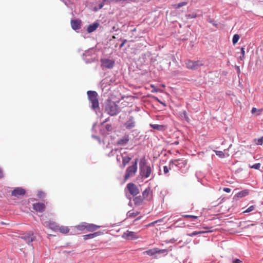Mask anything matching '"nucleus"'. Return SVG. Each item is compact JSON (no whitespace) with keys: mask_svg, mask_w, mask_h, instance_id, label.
Segmentation results:
<instances>
[{"mask_svg":"<svg viewBox=\"0 0 263 263\" xmlns=\"http://www.w3.org/2000/svg\"><path fill=\"white\" fill-rule=\"evenodd\" d=\"M139 165L140 175L145 178L149 177L152 172V169L150 165L147 164L144 158L140 160Z\"/></svg>","mask_w":263,"mask_h":263,"instance_id":"obj_1","label":"nucleus"},{"mask_svg":"<svg viewBox=\"0 0 263 263\" xmlns=\"http://www.w3.org/2000/svg\"><path fill=\"white\" fill-rule=\"evenodd\" d=\"M87 95L89 101L91 103V107L93 109L99 108V104L98 99V93L95 91H88Z\"/></svg>","mask_w":263,"mask_h":263,"instance_id":"obj_2","label":"nucleus"},{"mask_svg":"<svg viewBox=\"0 0 263 263\" xmlns=\"http://www.w3.org/2000/svg\"><path fill=\"white\" fill-rule=\"evenodd\" d=\"M138 162V159L136 158L135 160V161L133 163V164L131 166L127 167L126 171V174L125 175V179H127L129 177L133 176L135 175V173H136V172L137 171Z\"/></svg>","mask_w":263,"mask_h":263,"instance_id":"obj_3","label":"nucleus"},{"mask_svg":"<svg viewBox=\"0 0 263 263\" xmlns=\"http://www.w3.org/2000/svg\"><path fill=\"white\" fill-rule=\"evenodd\" d=\"M186 66L188 69L195 70L203 66L204 63L202 61H192L188 60L185 62Z\"/></svg>","mask_w":263,"mask_h":263,"instance_id":"obj_4","label":"nucleus"},{"mask_svg":"<svg viewBox=\"0 0 263 263\" xmlns=\"http://www.w3.org/2000/svg\"><path fill=\"white\" fill-rule=\"evenodd\" d=\"M105 111L111 116L115 115V102L107 100L105 105Z\"/></svg>","mask_w":263,"mask_h":263,"instance_id":"obj_5","label":"nucleus"},{"mask_svg":"<svg viewBox=\"0 0 263 263\" xmlns=\"http://www.w3.org/2000/svg\"><path fill=\"white\" fill-rule=\"evenodd\" d=\"M122 237L124 239L129 240H136L139 238L137 233L128 230L125 232Z\"/></svg>","mask_w":263,"mask_h":263,"instance_id":"obj_6","label":"nucleus"},{"mask_svg":"<svg viewBox=\"0 0 263 263\" xmlns=\"http://www.w3.org/2000/svg\"><path fill=\"white\" fill-rule=\"evenodd\" d=\"M173 163L175 164L179 168H184L187 163V160L184 159H178L172 160L170 162V164Z\"/></svg>","mask_w":263,"mask_h":263,"instance_id":"obj_7","label":"nucleus"},{"mask_svg":"<svg viewBox=\"0 0 263 263\" xmlns=\"http://www.w3.org/2000/svg\"><path fill=\"white\" fill-rule=\"evenodd\" d=\"M126 187L129 193L133 196H135L139 193V190L137 186L134 183H129L127 184Z\"/></svg>","mask_w":263,"mask_h":263,"instance_id":"obj_8","label":"nucleus"},{"mask_svg":"<svg viewBox=\"0 0 263 263\" xmlns=\"http://www.w3.org/2000/svg\"><path fill=\"white\" fill-rule=\"evenodd\" d=\"M142 197L144 199L150 201L153 198V191L150 187L146 188L143 192Z\"/></svg>","mask_w":263,"mask_h":263,"instance_id":"obj_9","label":"nucleus"},{"mask_svg":"<svg viewBox=\"0 0 263 263\" xmlns=\"http://www.w3.org/2000/svg\"><path fill=\"white\" fill-rule=\"evenodd\" d=\"M110 138V136H106L105 137L104 143H107V145H106L107 147L111 149L110 152L108 154V156H114V154L112 153V152H113L112 147L114 145V140L111 139V142H109V138Z\"/></svg>","mask_w":263,"mask_h":263,"instance_id":"obj_10","label":"nucleus"},{"mask_svg":"<svg viewBox=\"0 0 263 263\" xmlns=\"http://www.w3.org/2000/svg\"><path fill=\"white\" fill-rule=\"evenodd\" d=\"M45 208L44 203L37 202L33 204V209L37 212L42 213L45 211Z\"/></svg>","mask_w":263,"mask_h":263,"instance_id":"obj_11","label":"nucleus"},{"mask_svg":"<svg viewBox=\"0 0 263 263\" xmlns=\"http://www.w3.org/2000/svg\"><path fill=\"white\" fill-rule=\"evenodd\" d=\"M44 225L45 226L48 227L54 231H57L58 230L59 226L57 225L55 222L49 220L48 221L45 222Z\"/></svg>","mask_w":263,"mask_h":263,"instance_id":"obj_12","label":"nucleus"},{"mask_svg":"<svg viewBox=\"0 0 263 263\" xmlns=\"http://www.w3.org/2000/svg\"><path fill=\"white\" fill-rule=\"evenodd\" d=\"M102 63L104 67L107 68H112L114 65V61L109 59H104L102 60Z\"/></svg>","mask_w":263,"mask_h":263,"instance_id":"obj_13","label":"nucleus"},{"mask_svg":"<svg viewBox=\"0 0 263 263\" xmlns=\"http://www.w3.org/2000/svg\"><path fill=\"white\" fill-rule=\"evenodd\" d=\"M25 194L24 189L21 187H17L12 192V196L18 197L20 195H24Z\"/></svg>","mask_w":263,"mask_h":263,"instance_id":"obj_14","label":"nucleus"},{"mask_svg":"<svg viewBox=\"0 0 263 263\" xmlns=\"http://www.w3.org/2000/svg\"><path fill=\"white\" fill-rule=\"evenodd\" d=\"M71 26L72 28L74 30L79 29L81 26V21L80 20H74L71 21Z\"/></svg>","mask_w":263,"mask_h":263,"instance_id":"obj_15","label":"nucleus"},{"mask_svg":"<svg viewBox=\"0 0 263 263\" xmlns=\"http://www.w3.org/2000/svg\"><path fill=\"white\" fill-rule=\"evenodd\" d=\"M86 230L88 232H93L99 228H100V226H97L94 224H90L86 223Z\"/></svg>","mask_w":263,"mask_h":263,"instance_id":"obj_16","label":"nucleus"},{"mask_svg":"<svg viewBox=\"0 0 263 263\" xmlns=\"http://www.w3.org/2000/svg\"><path fill=\"white\" fill-rule=\"evenodd\" d=\"M133 201L135 205L140 206L143 203L144 198L142 196H137L133 199Z\"/></svg>","mask_w":263,"mask_h":263,"instance_id":"obj_17","label":"nucleus"},{"mask_svg":"<svg viewBox=\"0 0 263 263\" xmlns=\"http://www.w3.org/2000/svg\"><path fill=\"white\" fill-rule=\"evenodd\" d=\"M101 234H102V232L99 231V232H95L93 233L84 235L83 236V239L84 240H87V239H92L98 236L101 235Z\"/></svg>","mask_w":263,"mask_h":263,"instance_id":"obj_18","label":"nucleus"},{"mask_svg":"<svg viewBox=\"0 0 263 263\" xmlns=\"http://www.w3.org/2000/svg\"><path fill=\"white\" fill-rule=\"evenodd\" d=\"M125 126L127 129H130L134 128L135 126V122L133 118L131 117L129 120L125 123Z\"/></svg>","mask_w":263,"mask_h":263,"instance_id":"obj_19","label":"nucleus"},{"mask_svg":"<svg viewBox=\"0 0 263 263\" xmlns=\"http://www.w3.org/2000/svg\"><path fill=\"white\" fill-rule=\"evenodd\" d=\"M129 141L128 135H125L122 139L119 140L117 142V144L120 145H125Z\"/></svg>","mask_w":263,"mask_h":263,"instance_id":"obj_20","label":"nucleus"},{"mask_svg":"<svg viewBox=\"0 0 263 263\" xmlns=\"http://www.w3.org/2000/svg\"><path fill=\"white\" fill-rule=\"evenodd\" d=\"M99 24L97 23H93L92 25H90L88 26L87 31L88 32L90 33L95 30H96V29L98 27Z\"/></svg>","mask_w":263,"mask_h":263,"instance_id":"obj_21","label":"nucleus"},{"mask_svg":"<svg viewBox=\"0 0 263 263\" xmlns=\"http://www.w3.org/2000/svg\"><path fill=\"white\" fill-rule=\"evenodd\" d=\"M143 254H146L149 256H153L155 254H157V248H153L152 249L148 250L146 251H144L143 253Z\"/></svg>","mask_w":263,"mask_h":263,"instance_id":"obj_22","label":"nucleus"},{"mask_svg":"<svg viewBox=\"0 0 263 263\" xmlns=\"http://www.w3.org/2000/svg\"><path fill=\"white\" fill-rule=\"evenodd\" d=\"M62 234H67L69 231V229L67 227L61 226L58 227V230Z\"/></svg>","mask_w":263,"mask_h":263,"instance_id":"obj_23","label":"nucleus"},{"mask_svg":"<svg viewBox=\"0 0 263 263\" xmlns=\"http://www.w3.org/2000/svg\"><path fill=\"white\" fill-rule=\"evenodd\" d=\"M263 111V108L257 109L255 107H253L251 110L252 114H256V116H259Z\"/></svg>","mask_w":263,"mask_h":263,"instance_id":"obj_24","label":"nucleus"},{"mask_svg":"<svg viewBox=\"0 0 263 263\" xmlns=\"http://www.w3.org/2000/svg\"><path fill=\"white\" fill-rule=\"evenodd\" d=\"M248 194L249 192L248 190H244L238 193L236 195V196H237L238 198H242L246 196L247 195H248Z\"/></svg>","mask_w":263,"mask_h":263,"instance_id":"obj_25","label":"nucleus"},{"mask_svg":"<svg viewBox=\"0 0 263 263\" xmlns=\"http://www.w3.org/2000/svg\"><path fill=\"white\" fill-rule=\"evenodd\" d=\"M140 214L139 212L130 211L127 213V216L128 217H135Z\"/></svg>","mask_w":263,"mask_h":263,"instance_id":"obj_26","label":"nucleus"},{"mask_svg":"<svg viewBox=\"0 0 263 263\" xmlns=\"http://www.w3.org/2000/svg\"><path fill=\"white\" fill-rule=\"evenodd\" d=\"M131 160V158L128 156L123 157L122 159V164L124 166L127 164Z\"/></svg>","mask_w":263,"mask_h":263,"instance_id":"obj_27","label":"nucleus"},{"mask_svg":"<svg viewBox=\"0 0 263 263\" xmlns=\"http://www.w3.org/2000/svg\"><path fill=\"white\" fill-rule=\"evenodd\" d=\"M187 5V2H183L179 4L173 5L172 6L175 9H179V8L185 6Z\"/></svg>","mask_w":263,"mask_h":263,"instance_id":"obj_28","label":"nucleus"},{"mask_svg":"<svg viewBox=\"0 0 263 263\" xmlns=\"http://www.w3.org/2000/svg\"><path fill=\"white\" fill-rule=\"evenodd\" d=\"M24 239L25 240L27 243H30L32 242L34 239L32 236L30 234L28 235L27 236H25L24 237Z\"/></svg>","mask_w":263,"mask_h":263,"instance_id":"obj_29","label":"nucleus"},{"mask_svg":"<svg viewBox=\"0 0 263 263\" xmlns=\"http://www.w3.org/2000/svg\"><path fill=\"white\" fill-rule=\"evenodd\" d=\"M214 152L215 153L217 156L221 158H224L226 156L224 153L222 151L214 150Z\"/></svg>","mask_w":263,"mask_h":263,"instance_id":"obj_30","label":"nucleus"},{"mask_svg":"<svg viewBox=\"0 0 263 263\" xmlns=\"http://www.w3.org/2000/svg\"><path fill=\"white\" fill-rule=\"evenodd\" d=\"M205 232V231H195V232H193L191 233H189L187 234V236H191V237H192V236H195L196 235H198V234H203V233H204Z\"/></svg>","mask_w":263,"mask_h":263,"instance_id":"obj_31","label":"nucleus"},{"mask_svg":"<svg viewBox=\"0 0 263 263\" xmlns=\"http://www.w3.org/2000/svg\"><path fill=\"white\" fill-rule=\"evenodd\" d=\"M86 222L83 223L76 226L77 229L79 231H84L86 230Z\"/></svg>","mask_w":263,"mask_h":263,"instance_id":"obj_32","label":"nucleus"},{"mask_svg":"<svg viewBox=\"0 0 263 263\" xmlns=\"http://www.w3.org/2000/svg\"><path fill=\"white\" fill-rule=\"evenodd\" d=\"M151 126L157 130H161L163 128V126L162 125H159V124H151Z\"/></svg>","mask_w":263,"mask_h":263,"instance_id":"obj_33","label":"nucleus"},{"mask_svg":"<svg viewBox=\"0 0 263 263\" xmlns=\"http://www.w3.org/2000/svg\"><path fill=\"white\" fill-rule=\"evenodd\" d=\"M240 38L239 35L238 34H235L232 39L233 44L234 45H235L238 41L239 39Z\"/></svg>","mask_w":263,"mask_h":263,"instance_id":"obj_34","label":"nucleus"},{"mask_svg":"<svg viewBox=\"0 0 263 263\" xmlns=\"http://www.w3.org/2000/svg\"><path fill=\"white\" fill-rule=\"evenodd\" d=\"M255 144L258 145H261L263 144V136L257 139H255Z\"/></svg>","mask_w":263,"mask_h":263,"instance_id":"obj_35","label":"nucleus"},{"mask_svg":"<svg viewBox=\"0 0 263 263\" xmlns=\"http://www.w3.org/2000/svg\"><path fill=\"white\" fill-rule=\"evenodd\" d=\"M261 164L259 163H255L253 165L250 166V167L252 168H254L255 170H259Z\"/></svg>","mask_w":263,"mask_h":263,"instance_id":"obj_36","label":"nucleus"},{"mask_svg":"<svg viewBox=\"0 0 263 263\" xmlns=\"http://www.w3.org/2000/svg\"><path fill=\"white\" fill-rule=\"evenodd\" d=\"M197 15L196 14V13L195 12H193L191 14H189L188 15H186V17L187 18H196L197 17Z\"/></svg>","mask_w":263,"mask_h":263,"instance_id":"obj_37","label":"nucleus"},{"mask_svg":"<svg viewBox=\"0 0 263 263\" xmlns=\"http://www.w3.org/2000/svg\"><path fill=\"white\" fill-rule=\"evenodd\" d=\"M255 205H251L249 206L246 211H244V213H248L251 211H252L255 209Z\"/></svg>","mask_w":263,"mask_h":263,"instance_id":"obj_38","label":"nucleus"},{"mask_svg":"<svg viewBox=\"0 0 263 263\" xmlns=\"http://www.w3.org/2000/svg\"><path fill=\"white\" fill-rule=\"evenodd\" d=\"M183 217L185 218H192L194 219H197L198 218V216H194V215H182Z\"/></svg>","mask_w":263,"mask_h":263,"instance_id":"obj_39","label":"nucleus"},{"mask_svg":"<svg viewBox=\"0 0 263 263\" xmlns=\"http://www.w3.org/2000/svg\"><path fill=\"white\" fill-rule=\"evenodd\" d=\"M167 250L166 249H161V250H160L158 248H157V253H165V252H167Z\"/></svg>","mask_w":263,"mask_h":263,"instance_id":"obj_40","label":"nucleus"},{"mask_svg":"<svg viewBox=\"0 0 263 263\" xmlns=\"http://www.w3.org/2000/svg\"><path fill=\"white\" fill-rule=\"evenodd\" d=\"M171 170V168H168L167 166H163V171L165 174H167L169 172V171Z\"/></svg>","mask_w":263,"mask_h":263,"instance_id":"obj_41","label":"nucleus"},{"mask_svg":"<svg viewBox=\"0 0 263 263\" xmlns=\"http://www.w3.org/2000/svg\"><path fill=\"white\" fill-rule=\"evenodd\" d=\"M151 87L153 88L152 92H158V90L157 88H156L154 85L151 84Z\"/></svg>","mask_w":263,"mask_h":263,"instance_id":"obj_42","label":"nucleus"},{"mask_svg":"<svg viewBox=\"0 0 263 263\" xmlns=\"http://www.w3.org/2000/svg\"><path fill=\"white\" fill-rule=\"evenodd\" d=\"M105 128L107 131H110L112 129L111 126L109 124L106 125Z\"/></svg>","mask_w":263,"mask_h":263,"instance_id":"obj_43","label":"nucleus"},{"mask_svg":"<svg viewBox=\"0 0 263 263\" xmlns=\"http://www.w3.org/2000/svg\"><path fill=\"white\" fill-rule=\"evenodd\" d=\"M157 223V221H153L151 223H149V224L145 226V227H151L154 226L155 224Z\"/></svg>","mask_w":263,"mask_h":263,"instance_id":"obj_44","label":"nucleus"},{"mask_svg":"<svg viewBox=\"0 0 263 263\" xmlns=\"http://www.w3.org/2000/svg\"><path fill=\"white\" fill-rule=\"evenodd\" d=\"M38 196L40 197V198H43L44 197V193L42 192H39L38 193Z\"/></svg>","mask_w":263,"mask_h":263,"instance_id":"obj_45","label":"nucleus"},{"mask_svg":"<svg viewBox=\"0 0 263 263\" xmlns=\"http://www.w3.org/2000/svg\"><path fill=\"white\" fill-rule=\"evenodd\" d=\"M223 191L227 192V193H230L231 191V189L228 187H224L223 189Z\"/></svg>","mask_w":263,"mask_h":263,"instance_id":"obj_46","label":"nucleus"},{"mask_svg":"<svg viewBox=\"0 0 263 263\" xmlns=\"http://www.w3.org/2000/svg\"><path fill=\"white\" fill-rule=\"evenodd\" d=\"M241 54L243 55V56H245V48L244 47H241Z\"/></svg>","mask_w":263,"mask_h":263,"instance_id":"obj_47","label":"nucleus"},{"mask_svg":"<svg viewBox=\"0 0 263 263\" xmlns=\"http://www.w3.org/2000/svg\"><path fill=\"white\" fill-rule=\"evenodd\" d=\"M242 261L239 259H236L233 261V263H241Z\"/></svg>","mask_w":263,"mask_h":263,"instance_id":"obj_48","label":"nucleus"},{"mask_svg":"<svg viewBox=\"0 0 263 263\" xmlns=\"http://www.w3.org/2000/svg\"><path fill=\"white\" fill-rule=\"evenodd\" d=\"M163 219H164V218L160 219L157 220H156L155 221H157V223H158V222H161L163 221Z\"/></svg>","mask_w":263,"mask_h":263,"instance_id":"obj_49","label":"nucleus"},{"mask_svg":"<svg viewBox=\"0 0 263 263\" xmlns=\"http://www.w3.org/2000/svg\"><path fill=\"white\" fill-rule=\"evenodd\" d=\"M3 177V173L2 170L0 168V178Z\"/></svg>","mask_w":263,"mask_h":263,"instance_id":"obj_50","label":"nucleus"},{"mask_svg":"<svg viewBox=\"0 0 263 263\" xmlns=\"http://www.w3.org/2000/svg\"><path fill=\"white\" fill-rule=\"evenodd\" d=\"M93 138L98 140L100 143L101 142L100 139L99 137L97 136H93Z\"/></svg>","mask_w":263,"mask_h":263,"instance_id":"obj_51","label":"nucleus"},{"mask_svg":"<svg viewBox=\"0 0 263 263\" xmlns=\"http://www.w3.org/2000/svg\"><path fill=\"white\" fill-rule=\"evenodd\" d=\"M155 99L158 101V102H159L160 103L162 104H164L161 101H160L157 98H156L155 97Z\"/></svg>","mask_w":263,"mask_h":263,"instance_id":"obj_52","label":"nucleus"},{"mask_svg":"<svg viewBox=\"0 0 263 263\" xmlns=\"http://www.w3.org/2000/svg\"><path fill=\"white\" fill-rule=\"evenodd\" d=\"M183 114H184V117L185 118H187V117H186V112L185 111H183Z\"/></svg>","mask_w":263,"mask_h":263,"instance_id":"obj_53","label":"nucleus"},{"mask_svg":"<svg viewBox=\"0 0 263 263\" xmlns=\"http://www.w3.org/2000/svg\"><path fill=\"white\" fill-rule=\"evenodd\" d=\"M243 58H244V56H243V55H242L241 56H240V57H239V59H240V60H243Z\"/></svg>","mask_w":263,"mask_h":263,"instance_id":"obj_54","label":"nucleus"},{"mask_svg":"<svg viewBox=\"0 0 263 263\" xmlns=\"http://www.w3.org/2000/svg\"><path fill=\"white\" fill-rule=\"evenodd\" d=\"M141 217H139V218H138L137 219H136L135 220H139V219H141Z\"/></svg>","mask_w":263,"mask_h":263,"instance_id":"obj_55","label":"nucleus"}]
</instances>
